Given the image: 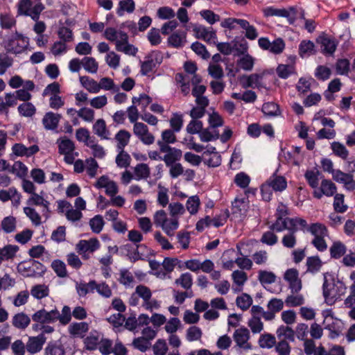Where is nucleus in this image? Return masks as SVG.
I'll return each mask as SVG.
<instances>
[{
	"instance_id": "obj_1",
	"label": "nucleus",
	"mask_w": 355,
	"mask_h": 355,
	"mask_svg": "<svg viewBox=\"0 0 355 355\" xmlns=\"http://www.w3.org/2000/svg\"><path fill=\"white\" fill-rule=\"evenodd\" d=\"M331 276L328 272L324 273V283L322 285L323 296L328 304H333L338 299L345 293L346 286L340 280L329 282L327 276Z\"/></svg>"
},
{
	"instance_id": "obj_2",
	"label": "nucleus",
	"mask_w": 355,
	"mask_h": 355,
	"mask_svg": "<svg viewBox=\"0 0 355 355\" xmlns=\"http://www.w3.org/2000/svg\"><path fill=\"white\" fill-rule=\"evenodd\" d=\"M2 44L7 53L17 55L21 53L27 49L29 41L28 37L16 32L15 34L3 40Z\"/></svg>"
},
{
	"instance_id": "obj_3",
	"label": "nucleus",
	"mask_w": 355,
	"mask_h": 355,
	"mask_svg": "<svg viewBox=\"0 0 355 355\" xmlns=\"http://www.w3.org/2000/svg\"><path fill=\"white\" fill-rule=\"evenodd\" d=\"M157 145L159 147L160 152L166 153L162 160H164L167 166H170L182 157V151L180 149L172 148L169 145L161 141H157Z\"/></svg>"
},
{
	"instance_id": "obj_4",
	"label": "nucleus",
	"mask_w": 355,
	"mask_h": 355,
	"mask_svg": "<svg viewBox=\"0 0 355 355\" xmlns=\"http://www.w3.org/2000/svg\"><path fill=\"white\" fill-rule=\"evenodd\" d=\"M58 317V310L57 309H52L49 311L44 309L36 311L32 315V320L34 322L46 324L53 323L57 321Z\"/></svg>"
},
{
	"instance_id": "obj_5",
	"label": "nucleus",
	"mask_w": 355,
	"mask_h": 355,
	"mask_svg": "<svg viewBox=\"0 0 355 355\" xmlns=\"http://www.w3.org/2000/svg\"><path fill=\"white\" fill-rule=\"evenodd\" d=\"M162 57L159 52H152L146 57V60L141 63V73L143 76L148 75L156 67L157 64L162 62Z\"/></svg>"
},
{
	"instance_id": "obj_6",
	"label": "nucleus",
	"mask_w": 355,
	"mask_h": 355,
	"mask_svg": "<svg viewBox=\"0 0 355 355\" xmlns=\"http://www.w3.org/2000/svg\"><path fill=\"white\" fill-rule=\"evenodd\" d=\"M133 132L146 145L153 144L155 141V137L149 132L148 126L143 123H135Z\"/></svg>"
},
{
	"instance_id": "obj_7",
	"label": "nucleus",
	"mask_w": 355,
	"mask_h": 355,
	"mask_svg": "<svg viewBox=\"0 0 355 355\" xmlns=\"http://www.w3.org/2000/svg\"><path fill=\"white\" fill-rule=\"evenodd\" d=\"M333 179L336 182L343 184L346 190L349 191L355 190V180L354 179L353 174L344 173L340 169H336Z\"/></svg>"
},
{
	"instance_id": "obj_8",
	"label": "nucleus",
	"mask_w": 355,
	"mask_h": 355,
	"mask_svg": "<svg viewBox=\"0 0 355 355\" xmlns=\"http://www.w3.org/2000/svg\"><path fill=\"white\" fill-rule=\"evenodd\" d=\"M233 338L239 347L245 349L251 348L250 345L248 343L250 338V332L247 328L236 329L234 333Z\"/></svg>"
},
{
	"instance_id": "obj_9",
	"label": "nucleus",
	"mask_w": 355,
	"mask_h": 355,
	"mask_svg": "<svg viewBox=\"0 0 355 355\" xmlns=\"http://www.w3.org/2000/svg\"><path fill=\"white\" fill-rule=\"evenodd\" d=\"M62 115L53 112H46L43 119L42 124L46 130H54L58 127Z\"/></svg>"
},
{
	"instance_id": "obj_10",
	"label": "nucleus",
	"mask_w": 355,
	"mask_h": 355,
	"mask_svg": "<svg viewBox=\"0 0 355 355\" xmlns=\"http://www.w3.org/2000/svg\"><path fill=\"white\" fill-rule=\"evenodd\" d=\"M100 248V243L97 239H91L88 241L80 240L76 245V250L79 254L87 252H93Z\"/></svg>"
},
{
	"instance_id": "obj_11",
	"label": "nucleus",
	"mask_w": 355,
	"mask_h": 355,
	"mask_svg": "<svg viewBox=\"0 0 355 355\" xmlns=\"http://www.w3.org/2000/svg\"><path fill=\"white\" fill-rule=\"evenodd\" d=\"M46 340V338L43 334H40L37 336L31 337L26 343V348L31 354H35L42 349Z\"/></svg>"
},
{
	"instance_id": "obj_12",
	"label": "nucleus",
	"mask_w": 355,
	"mask_h": 355,
	"mask_svg": "<svg viewBox=\"0 0 355 355\" xmlns=\"http://www.w3.org/2000/svg\"><path fill=\"white\" fill-rule=\"evenodd\" d=\"M116 49L118 51L131 55H135L138 51L137 48L128 43V34H121V40L116 42Z\"/></svg>"
},
{
	"instance_id": "obj_13",
	"label": "nucleus",
	"mask_w": 355,
	"mask_h": 355,
	"mask_svg": "<svg viewBox=\"0 0 355 355\" xmlns=\"http://www.w3.org/2000/svg\"><path fill=\"white\" fill-rule=\"evenodd\" d=\"M12 150L13 153L17 156H26L28 157L36 154L40 148L37 145H33L27 148L25 145L17 143L12 146Z\"/></svg>"
},
{
	"instance_id": "obj_14",
	"label": "nucleus",
	"mask_w": 355,
	"mask_h": 355,
	"mask_svg": "<svg viewBox=\"0 0 355 355\" xmlns=\"http://www.w3.org/2000/svg\"><path fill=\"white\" fill-rule=\"evenodd\" d=\"M193 31L196 33V37L199 39H202L208 43H216V34L213 31H209L207 28L202 26H196L193 28Z\"/></svg>"
},
{
	"instance_id": "obj_15",
	"label": "nucleus",
	"mask_w": 355,
	"mask_h": 355,
	"mask_svg": "<svg viewBox=\"0 0 355 355\" xmlns=\"http://www.w3.org/2000/svg\"><path fill=\"white\" fill-rule=\"evenodd\" d=\"M29 205H42L43 207L42 213L46 218L49 217L48 214L50 212L49 206V202L46 200L42 196L34 193L27 200Z\"/></svg>"
},
{
	"instance_id": "obj_16",
	"label": "nucleus",
	"mask_w": 355,
	"mask_h": 355,
	"mask_svg": "<svg viewBox=\"0 0 355 355\" xmlns=\"http://www.w3.org/2000/svg\"><path fill=\"white\" fill-rule=\"evenodd\" d=\"M322 265L323 263L319 256L309 257L306 261V272L316 274L320 270Z\"/></svg>"
},
{
	"instance_id": "obj_17",
	"label": "nucleus",
	"mask_w": 355,
	"mask_h": 355,
	"mask_svg": "<svg viewBox=\"0 0 355 355\" xmlns=\"http://www.w3.org/2000/svg\"><path fill=\"white\" fill-rule=\"evenodd\" d=\"M266 182L275 191H282L286 189L287 187V182L285 178L280 175H276L275 173L270 176Z\"/></svg>"
},
{
	"instance_id": "obj_18",
	"label": "nucleus",
	"mask_w": 355,
	"mask_h": 355,
	"mask_svg": "<svg viewBox=\"0 0 355 355\" xmlns=\"http://www.w3.org/2000/svg\"><path fill=\"white\" fill-rule=\"evenodd\" d=\"M186 37L187 33L184 31L175 32L168 38V45L175 48L182 47L187 42Z\"/></svg>"
},
{
	"instance_id": "obj_19",
	"label": "nucleus",
	"mask_w": 355,
	"mask_h": 355,
	"mask_svg": "<svg viewBox=\"0 0 355 355\" xmlns=\"http://www.w3.org/2000/svg\"><path fill=\"white\" fill-rule=\"evenodd\" d=\"M89 286L91 292H94L96 290L99 295L106 298L112 295V290L105 282L97 284L96 281L92 280L89 282Z\"/></svg>"
},
{
	"instance_id": "obj_20",
	"label": "nucleus",
	"mask_w": 355,
	"mask_h": 355,
	"mask_svg": "<svg viewBox=\"0 0 355 355\" xmlns=\"http://www.w3.org/2000/svg\"><path fill=\"white\" fill-rule=\"evenodd\" d=\"M320 40L322 52L332 55L335 52L338 45L336 40L329 37H321Z\"/></svg>"
},
{
	"instance_id": "obj_21",
	"label": "nucleus",
	"mask_w": 355,
	"mask_h": 355,
	"mask_svg": "<svg viewBox=\"0 0 355 355\" xmlns=\"http://www.w3.org/2000/svg\"><path fill=\"white\" fill-rule=\"evenodd\" d=\"M93 132L102 139H109L110 131L107 129L105 121L102 119H98L94 123Z\"/></svg>"
},
{
	"instance_id": "obj_22",
	"label": "nucleus",
	"mask_w": 355,
	"mask_h": 355,
	"mask_svg": "<svg viewBox=\"0 0 355 355\" xmlns=\"http://www.w3.org/2000/svg\"><path fill=\"white\" fill-rule=\"evenodd\" d=\"M316 53L315 44L310 40H302L299 45V54L302 58L314 55Z\"/></svg>"
},
{
	"instance_id": "obj_23",
	"label": "nucleus",
	"mask_w": 355,
	"mask_h": 355,
	"mask_svg": "<svg viewBox=\"0 0 355 355\" xmlns=\"http://www.w3.org/2000/svg\"><path fill=\"white\" fill-rule=\"evenodd\" d=\"M31 322V318L24 313L15 314L12 318V325L19 329H26Z\"/></svg>"
},
{
	"instance_id": "obj_24",
	"label": "nucleus",
	"mask_w": 355,
	"mask_h": 355,
	"mask_svg": "<svg viewBox=\"0 0 355 355\" xmlns=\"http://www.w3.org/2000/svg\"><path fill=\"white\" fill-rule=\"evenodd\" d=\"M18 250L19 247L15 245H7L3 248H0L1 262L13 259Z\"/></svg>"
},
{
	"instance_id": "obj_25",
	"label": "nucleus",
	"mask_w": 355,
	"mask_h": 355,
	"mask_svg": "<svg viewBox=\"0 0 355 355\" xmlns=\"http://www.w3.org/2000/svg\"><path fill=\"white\" fill-rule=\"evenodd\" d=\"M89 330V324L85 322H73L69 327V332L71 335L83 336Z\"/></svg>"
},
{
	"instance_id": "obj_26",
	"label": "nucleus",
	"mask_w": 355,
	"mask_h": 355,
	"mask_svg": "<svg viewBox=\"0 0 355 355\" xmlns=\"http://www.w3.org/2000/svg\"><path fill=\"white\" fill-rule=\"evenodd\" d=\"M277 336L282 340H288L293 342L295 340V331L288 326L281 325L276 331Z\"/></svg>"
},
{
	"instance_id": "obj_27",
	"label": "nucleus",
	"mask_w": 355,
	"mask_h": 355,
	"mask_svg": "<svg viewBox=\"0 0 355 355\" xmlns=\"http://www.w3.org/2000/svg\"><path fill=\"white\" fill-rule=\"evenodd\" d=\"M346 246L341 241H334L329 248L331 257L333 259H340L346 253Z\"/></svg>"
},
{
	"instance_id": "obj_28",
	"label": "nucleus",
	"mask_w": 355,
	"mask_h": 355,
	"mask_svg": "<svg viewBox=\"0 0 355 355\" xmlns=\"http://www.w3.org/2000/svg\"><path fill=\"white\" fill-rule=\"evenodd\" d=\"M80 82L82 85L90 93H98L99 89V83L89 76H80Z\"/></svg>"
},
{
	"instance_id": "obj_29",
	"label": "nucleus",
	"mask_w": 355,
	"mask_h": 355,
	"mask_svg": "<svg viewBox=\"0 0 355 355\" xmlns=\"http://www.w3.org/2000/svg\"><path fill=\"white\" fill-rule=\"evenodd\" d=\"M135 9V4L133 0H121L116 9V14L123 16L124 13H132Z\"/></svg>"
},
{
	"instance_id": "obj_30",
	"label": "nucleus",
	"mask_w": 355,
	"mask_h": 355,
	"mask_svg": "<svg viewBox=\"0 0 355 355\" xmlns=\"http://www.w3.org/2000/svg\"><path fill=\"white\" fill-rule=\"evenodd\" d=\"M288 220H291V218H276L275 223L270 226V230L277 232H281L285 230H291L290 221Z\"/></svg>"
},
{
	"instance_id": "obj_31",
	"label": "nucleus",
	"mask_w": 355,
	"mask_h": 355,
	"mask_svg": "<svg viewBox=\"0 0 355 355\" xmlns=\"http://www.w3.org/2000/svg\"><path fill=\"white\" fill-rule=\"evenodd\" d=\"M320 191L324 196L330 197L336 194L337 187L331 180L324 179L321 182Z\"/></svg>"
},
{
	"instance_id": "obj_32",
	"label": "nucleus",
	"mask_w": 355,
	"mask_h": 355,
	"mask_svg": "<svg viewBox=\"0 0 355 355\" xmlns=\"http://www.w3.org/2000/svg\"><path fill=\"white\" fill-rule=\"evenodd\" d=\"M131 135L125 130H119L115 135V139L117 141V149L123 150L125 146L129 143Z\"/></svg>"
},
{
	"instance_id": "obj_33",
	"label": "nucleus",
	"mask_w": 355,
	"mask_h": 355,
	"mask_svg": "<svg viewBox=\"0 0 355 355\" xmlns=\"http://www.w3.org/2000/svg\"><path fill=\"white\" fill-rule=\"evenodd\" d=\"M307 231L309 232L314 237L327 236L328 235L327 228L324 225L320 223H312L307 228Z\"/></svg>"
},
{
	"instance_id": "obj_34",
	"label": "nucleus",
	"mask_w": 355,
	"mask_h": 355,
	"mask_svg": "<svg viewBox=\"0 0 355 355\" xmlns=\"http://www.w3.org/2000/svg\"><path fill=\"white\" fill-rule=\"evenodd\" d=\"M57 144L58 145L59 153L61 155L73 153L75 149L73 142L67 138L58 139Z\"/></svg>"
},
{
	"instance_id": "obj_35",
	"label": "nucleus",
	"mask_w": 355,
	"mask_h": 355,
	"mask_svg": "<svg viewBox=\"0 0 355 355\" xmlns=\"http://www.w3.org/2000/svg\"><path fill=\"white\" fill-rule=\"evenodd\" d=\"M331 149L336 156L342 159H346L349 156V150L343 144L338 141L332 142L331 144Z\"/></svg>"
},
{
	"instance_id": "obj_36",
	"label": "nucleus",
	"mask_w": 355,
	"mask_h": 355,
	"mask_svg": "<svg viewBox=\"0 0 355 355\" xmlns=\"http://www.w3.org/2000/svg\"><path fill=\"white\" fill-rule=\"evenodd\" d=\"M262 112L269 117L277 116L281 114L279 105L273 102H268L263 103L262 106Z\"/></svg>"
},
{
	"instance_id": "obj_37",
	"label": "nucleus",
	"mask_w": 355,
	"mask_h": 355,
	"mask_svg": "<svg viewBox=\"0 0 355 355\" xmlns=\"http://www.w3.org/2000/svg\"><path fill=\"white\" fill-rule=\"evenodd\" d=\"M17 110L20 115L25 117H32L36 113V107L30 102H25L20 104Z\"/></svg>"
},
{
	"instance_id": "obj_38",
	"label": "nucleus",
	"mask_w": 355,
	"mask_h": 355,
	"mask_svg": "<svg viewBox=\"0 0 355 355\" xmlns=\"http://www.w3.org/2000/svg\"><path fill=\"white\" fill-rule=\"evenodd\" d=\"M63 346L56 342H49L45 348V355H64Z\"/></svg>"
},
{
	"instance_id": "obj_39",
	"label": "nucleus",
	"mask_w": 355,
	"mask_h": 355,
	"mask_svg": "<svg viewBox=\"0 0 355 355\" xmlns=\"http://www.w3.org/2000/svg\"><path fill=\"white\" fill-rule=\"evenodd\" d=\"M320 175V172L318 170H308L306 171L304 177L309 186L313 189H315L319 185V176Z\"/></svg>"
},
{
	"instance_id": "obj_40",
	"label": "nucleus",
	"mask_w": 355,
	"mask_h": 355,
	"mask_svg": "<svg viewBox=\"0 0 355 355\" xmlns=\"http://www.w3.org/2000/svg\"><path fill=\"white\" fill-rule=\"evenodd\" d=\"M278 76L282 79L288 78L295 73V67L292 64H279L276 69Z\"/></svg>"
},
{
	"instance_id": "obj_41",
	"label": "nucleus",
	"mask_w": 355,
	"mask_h": 355,
	"mask_svg": "<svg viewBox=\"0 0 355 355\" xmlns=\"http://www.w3.org/2000/svg\"><path fill=\"white\" fill-rule=\"evenodd\" d=\"M49 289L44 284H37L32 287L31 294L36 299L40 300L49 295Z\"/></svg>"
},
{
	"instance_id": "obj_42",
	"label": "nucleus",
	"mask_w": 355,
	"mask_h": 355,
	"mask_svg": "<svg viewBox=\"0 0 355 355\" xmlns=\"http://www.w3.org/2000/svg\"><path fill=\"white\" fill-rule=\"evenodd\" d=\"M16 218L13 216H7L5 217L1 223V228L3 231L6 233L9 234L11 232H13L16 230Z\"/></svg>"
},
{
	"instance_id": "obj_43",
	"label": "nucleus",
	"mask_w": 355,
	"mask_h": 355,
	"mask_svg": "<svg viewBox=\"0 0 355 355\" xmlns=\"http://www.w3.org/2000/svg\"><path fill=\"white\" fill-rule=\"evenodd\" d=\"M239 22L240 26L245 30V35L248 39L253 40L257 37L258 33L254 26L250 25L249 22L245 19L239 21Z\"/></svg>"
},
{
	"instance_id": "obj_44",
	"label": "nucleus",
	"mask_w": 355,
	"mask_h": 355,
	"mask_svg": "<svg viewBox=\"0 0 355 355\" xmlns=\"http://www.w3.org/2000/svg\"><path fill=\"white\" fill-rule=\"evenodd\" d=\"M236 304L243 311L248 310L252 304V298L247 293H243L238 296L236 300Z\"/></svg>"
},
{
	"instance_id": "obj_45",
	"label": "nucleus",
	"mask_w": 355,
	"mask_h": 355,
	"mask_svg": "<svg viewBox=\"0 0 355 355\" xmlns=\"http://www.w3.org/2000/svg\"><path fill=\"white\" fill-rule=\"evenodd\" d=\"M258 279L263 286L271 284L276 281V275L270 271L259 270Z\"/></svg>"
},
{
	"instance_id": "obj_46",
	"label": "nucleus",
	"mask_w": 355,
	"mask_h": 355,
	"mask_svg": "<svg viewBox=\"0 0 355 355\" xmlns=\"http://www.w3.org/2000/svg\"><path fill=\"white\" fill-rule=\"evenodd\" d=\"M178 220L173 217L171 219L167 218V220L162 226V228L168 236H172L174 235V231L178 228Z\"/></svg>"
},
{
	"instance_id": "obj_47",
	"label": "nucleus",
	"mask_w": 355,
	"mask_h": 355,
	"mask_svg": "<svg viewBox=\"0 0 355 355\" xmlns=\"http://www.w3.org/2000/svg\"><path fill=\"white\" fill-rule=\"evenodd\" d=\"M345 196L342 193H336L334 196V209L337 213H344L347 211L348 206L344 203Z\"/></svg>"
},
{
	"instance_id": "obj_48",
	"label": "nucleus",
	"mask_w": 355,
	"mask_h": 355,
	"mask_svg": "<svg viewBox=\"0 0 355 355\" xmlns=\"http://www.w3.org/2000/svg\"><path fill=\"white\" fill-rule=\"evenodd\" d=\"M121 34L127 33L121 31H117L114 28L108 27L105 30L104 37L110 42H115L116 45V42L121 40Z\"/></svg>"
},
{
	"instance_id": "obj_49",
	"label": "nucleus",
	"mask_w": 355,
	"mask_h": 355,
	"mask_svg": "<svg viewBox=\"0 0 355 355\" xmlns=\"http://www.w3.org/2000/svg\"><path fill=\"white\" fill-rule=\"evenodd\" d=\"M89 223L91 230L94 233L96 234L100 233L102 231L103 226L105 225L103 218L101 215H96L94 218L90 219Z\"/></svg>"
},
{
	"instance_id": "obj_50",
	"label": "nucleus",
	"mask_w": 355,
	"mask_h": 355,
	"mask_svg": "<svg viewBox=\"0 0 355 355\" xmlns=\"http://www.w3.org/2000/svg\"><path fill=\"white\" fill-rule=\"evenodd\" d=\"M150 168L146 164H138L135 168V179H147L150 176Z\"/></svg>"
},
{
	"instance_id": "obj_51",
	"label": "nucleus",
	"mask_w": 355,
	"mask_h": 355,
	"mask_svg": "<svg viewBox=\"0 0 355 355\" xmlns=\"http://www.w3.org/2000/svg\"><path fill=\"white\" fill-rule=\"evenodd\" d=\"M99 337L96 332H91L90 334L84 340L85 348L88 350L96 349L97 348V345H99Z\"/></svg>"
},
{
	"instance_id": "obj_52",
	"label": "nucleus",
	"mask_w": 355,
	"mask_h": 355,
	"mask_svg": "<svg viewBox=\"0 0 355 355\" xmlns=\"http://www.w3.org/2000/svg\"><path fill=\"white\" fill-rule=\"evenodd\" d=\"M13 59L8 55L7 51L0 53V75H3L6 70L12 65Z\"/></svg>"
},
{
	"instance_id": "obj_53",
	"label": "nucleus",
	"mask_w": 355,
	"mask_h": 355,
	"mask_svg": "<svg viewBox=\"0 0 355 355\" xmlns=\"http://www.w3.org/2000/svg\"><path fill=\"white\" fill-rule=\"evenodd\" d=\"M276 344V338L270 334H263L259 339V345L261 348H272Z\"/></svg>"
},
{
	"instance_id": "obj_54",
	"label": "nucleus",
	"mask_w": 355,
	"mask_h": 355,
	"mask_svg": "<svg viewBox=\"0 0 355 355\" xmlns=\"http://www.w3.org/2000/svg\"><path fill=\"white\" fill-rule=\"evenodd\" d=\"M28 269L30 272L25 274L26 277H35L36 274L42 275L46 271V268L42 263L34 260L31 262V266H28Z\"/></svg>"
},
{
	"instance_id": "obj_55",
	"label": "nucleus",
	"mask_w": 355,
	"mask_h": 355,
	"mask_svg": "<svg viewBox=\"0 0 355 355\" xmlns=\"http://www.w3.org/2000/svg\"><path fill=\"white\" fill-rule=\"evenodd\" d=\"M71 317L72 313L70 307L65 305L63 306L61 313L58 311L57 320H58L62 325H67L70 322Z\"/></svg>"
},
{
	"instance_id": "obj_56",
	"label": "nucleus",
	"mask_w": 355,
	"mask_h": 355,
	"mask_svg": "<svg viewBox=\"0 0 355 355\" xmlns=\"http://www.w3.org/2000/svg\"><path fill=\"white\" fill-rule=\"evenodd\" d=\"M175 283L180 285L183 288L189 290L193 284L192 275L189 272L182 273L179 278L175 279Z\"/></svg>"
},
{
	"instance_id": "obj_57",
	"label": "nucleus",
	"mask_w": 355,
	"mask_h": 355,
	"mask_svg": "<svg viewBox=\"0 0 355 355\" xmlns=\"http://www.w3.org/2000/svg\"><path fill=\"white\" fill-rule=\"evenodd\" d=\"M289 233L284 235L282 239V245L287 248H293L297 243L296 232L288 230Z\"/></svg>"
},
{
	"instance_id": "obj_58",
	"label": "nucleus",
	"mask_w": 355,
	"mask_h": 355,
	"mask_svg": "<svg viewBox=\"0 0 355 355\" xmlns=\"http://www.w3.org/2000/svg\"><path fill=\"white\" fill-rule=\"evenodd\" d=\"M83 65L84 69L89 73H95L98 71V62L92 57H85L83 59Z\"/></svg>"
},
{
	"instance_id": "obj_59",
	"label": "nucleus",
	"mask_w": 355,
	"mask_h": 355,
	"mask_svg": "<svg viewBox=\"0 0 355 355\" xmlns=\"http://www.w3.org/2000/svg\"><path fill=\"white\" fill-rule=\"evenodd\" d=\"M250 176L244 172H240L237 173L234 177L235 184L242 189H246L248 187L250 182Z\"/></svg>"
},
{
	"instance_id": "obj_60",
	"label": "nucleus",
	"mask_w": 355,
	"mask_h": 355,
	"mask_svg": "<svg viewBox=\"0 0 355 355\" xmlns=\"http://www.w3.org/2000/svg\"><path fill=\"white\" fill-rule=\"evenodd\" d=\"M16 24V20L13 16L9 14L0 15V25L2 28L11 29Z\"/></svg>"
},
{
	"instance_id": "obj_61",
	"label": "nucleus",
	"mask_w": 355,
	"mask_h": 355,
	"mask_svg": "<svg viewBox=\"0 0 355 355\" xmlns=\"http://www.w3.org/2000/svg\"><path fill=\"white\" fill-rule=\"evenodd\" d=\"M51 267L56 275L60 277H65L67 275L65 263L60 260H54L51 263Z\"/></svg>"
},
{
	"instance_id": "obj_62",
	"label": "nucleus",
	"mask_w": 355,
	"mask_h": 355,
	"mask_svg": "<svg viewBox=\"0 0 355 355\" xmlns=\"http://www.w3.org/2000/svg\"><path fill=\"white\" fill-rule=\"evenodd\" d=\"M200 204L199 197L198 196H193L187 200L186 207L191 214H195L198 211Z\"/></svg>"
},
{
	"instance_id": "obj_63",
	"label": "nucleus",
	"mask_w": 355,
	"mask_h": 355,
	"mask_svg": "<svg viewBox=\"0 0 355 355\" xmlns=\"http://www.w3.org/2000/svg\"><path fill=\"white\" fill-rule=\"evenodd\" d=\"M200 138L202 141L208 142L212 140H216L219 138L218 131H210L209 128L202 130L200 132Z\"/></svg>"
},
{
	"instance_id": "obj_64",
	"label": "nucleus",
	"mask_w": 355,
	"mask_h": 355,
	"mask_svg": "<svg viewBox=\"0 0 355 355\" xmlns=\"http://www.w3.org/2000/svg\"><path fill=\"white\" fill-rule=\"evenodd\" d=\"M238 65L245 71H251L254 66V58L246 54L238 60Z\"/></svg>"
}]
</instances>
